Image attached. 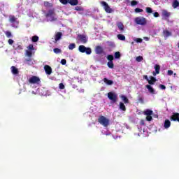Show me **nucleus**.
I'll use <instances>...</instances> for the list:
<instances>
[{
  "label": "nucleus",
  "mask_w": 179,
  "mask_h": 179,
  "mask_svg": "<svg viewBox=\"0 0 179 179\" xmlns=\"http://www.w3.org/2000/svg\"><path fill=\"white\" fill-rule=\"evenodd\" d=\"M108 99L113 101V103H115V101H117V94H115L113 92H108Z\"/></svg>",
  "instance_id": "6e6552de"
},
{
  "label": "nucleus",
  "mask_w": 179,
  "mask_h": 179,
  "mask_svg": "<svg viewBox=\"0 0 179 179\" xmlns=\"http://www.w3.org/2000/svg\"><path fill=\"white\" fill-rule=\"evenodd\" d=\"M121 99L124 101V103H125L126 104L129 103V99H128V98L127 96H125L124 95H122L121 96Z\"/></svg>",
  "instance_id": "4be33fe9"
},
{
  "label": "nucleus",
  "mask_w": 179,
  "mask_h": 179,
  "mask_svg": "<svg viewBox=\"0 0 179 179\" xmlns=\"http://www.w3.org/2000/svg\"><path fill=\"white\" fill-rule=\"evenodd\" d=\"M59 2H61L62 5H67L69 3V0H59Z\"/></svg>",
  "instance_id": "4c0bfd02"
},
{
  "label": "nucleus",
  "mask_w": 179,
  "mask_h": 179,
  "mask_svg": "<svg viewBox=\"0 0 179 179\" xmlns=\"http://www.w3.org/2000/svg\"><path fill=\"white\" fill-rule=\"evenodd\" d=\"M103 81L104 82V83H106V85L111 86V85H114V82L111 80H108L107 79V78H104L103 79Z\"/></svg>",
  "instance_id": "2eb2a0df"
},
{
  "label": "nucleus",
  "mask_w": 179,
  "mask_h": 179,
  "mask_svg": "<svg viewBox=\"0 0 179 179\" xmlns=\"http://www.w3.org/2000/svg\"><path fill=\"white\" fill-rule=\"evenodd\" d=\"M117 26L120 31H124V24L122 22H118Z\"/></svg>",
  "instance_id": "aec40b11"
},
{
  "label": "nucleus",
  "mask_w": 179,
  "mask_h": 179,
  "mask_svg": "<svg viewBox=\"0 0 179 179\" xmlns=\"http://www.w3.org/2000/svg\"><path fill=\"white\" fill-rule=\"evenodd\" d=\"M107 65L110 69H113V68H114V63L113 62H108Z\"/></svg>",
  "instance_id": "7c9ffc66"
},
{
  "label": "nucleus",
  "mask_w": 179,
  "mask_h": 179,
  "mask_svg": "<svg viewBox=\"0 0 179 179\" xmlns=\"http://www.w3.org/2000/svg\"><path fill=\"white\" fill-rule=\"evenodd\" d=\"M59 88L60 89V90H63V89H65V85H64V83H60L59 85Z\"/></svg>",
  "instance_id": "ea45409f"
},
{
  "label": "nucleus",
  "mask_w": 179,
  "mask_h": 179,
  "mask_svg": "<svg viewBox=\"0 0 179 179\" xmlns=\"http://www.w3.org/2000/svg\"><path fill=\"white\" fill-rule=\"evenodd\" d=\"M75 48H76V44H75V43H71V44H69V50H75Z\"/></svg>",
  "instance_id": "cd10ccee"
},
{
  "label": "nucleus",
  "mask_w": 179,
  "mask_h": 179,
  "mask_svg": "<svg viewBox=\"0 0 179 179\" xmlns=\"http://www.w3.org/2000/svg\"><path fill=\"white\" fill-rule=\"evenodd\" d=\"M159 89H162V90H166V85H164L163 84H160Z\"/></svg>",
  "instance_id": "37998d69"
},
{
  "label": "nucleus",
  "mask_w": 179,
  "mask_h": 179,
  "mask_svg": "<svg viewBox=\"0 0 179 179\" xmlns=\"http://www.w3.org/2000/svg\"><path fill=\"white\" fill-rule=\"evenodd\" d=\"M143 78L145 79V80H147L148 82H149V78L148 77V76H144Z\"/></svg>",
  "instance_id": "603ef678"
},
{
  "label": "nucleus",
  "mask_w": 179,
  "mask_h": 179,
  "mask_svg": "<svg viewBox=\"0 0 179 179\" xmlns=\"http://www.w3.org/2000/svg\"><path fill=\"white\" fill-rule=\"evenodd\" d=\"M31 41L32 43H37V41H38V36H32Z\"/></svg>",
  "instance_id": "c85d7f7f"
},
{
  "label": "nucleus",
  "mask_w": 179,
  "mask_h": 179,
  "mask_svg": "<svg viewBox=\"0 0 179 179\" xmlns=\"http://www.w3.org/2000/svg\"><path fill=\"white\" fill-rule=\"evenodd\" d=\"M131 6H135V5H138V1L133 0L131 2Z\"/></svg>",
  "instance_id": "a19ab883"
},
{
  "label": "nucleus",
  "mask_w": 179,
  "mask_h": 179,
  "mask_svg": "<svg viewBox=\"0 0 179 179\" xmlns=\"http://www.w3.org/2000/svg\"><path fill=\"white\" fill-rule=\"evenodd\" d=\"M136 61H137V62H141V61H143V57L138 56L136 59Z\"/></svg>",
  "instance_id": "f704fd0d"
},
{
  "label": "nucleus",
  "mask_w": 179,
  "mask_h": 179,
  "mask_svg": "<svg viewBox=\"0 0 179 179\" xmlns=\"http://www.w3.org/2000/svg\"><path fill=\"white\" fill-rule=\"evenodd\" d=\"M61 64H62V65H66V59H62L61 60Z\"/></svg>",
  "instance_id": "c03bdc74"
},
{
  "label": "nucleus",
  "mask_w": 179,
  "mask_h": 179,
  "mask_svg": "<svg viewBox=\"0 0 179 179\" xmlns=\"http://www.w3.org/2000/svg\"><path fill=\"white\" fill-rule=\"evenodd\" d=\"M178 48H179V44H178Z\"/></svg>",
  "instance_id": "6e6d98bb"
},
{
  "label": "nucleus",
  "mask_w": 179,
  "mask_h": 179,
  "mask_svg": "<svg viewBox=\"0 0 179 179\" xmlns=\"http://www.w3.org/2000/svg\"><path fill=\"white\" fill-rule=\"evenodd\" d=\"M26 54L29 58H31V55H33V52H31V50H27Z\"/></svg>",
  "instance_id": "c9c22d12"
},
{
  "label": "nucleus",
  "mask_w": 179,
  "mask_h": 179,
  "mask_svg": "<svg viewBox=\"0 0 179 179\" xmlns=\"http://www.w3.org/2000/svg\"><path fill=\"white\" fill-rule=\"evenodd\" d=\"M44 69L47 75H51V73H52V69H51V66L48 65H45Z\"/></svg>",
  "instance_id": "9d476101"
},
{
  "label": "nucleus",
  "mask_w": 179,
  "mask_h": 179,
  "mask_svg": "<svg viewBox=\"0 0 179 179\" xmlns=\"http://www.w3.org/2000/svg\"><path fill=\"white\" fill-rule=\"evenodd\" d=\"M143 113H153V110H152L150 109H147V110H144Z\"/></svg>",
  "instance_id": "3c124183"
},
{
  "label": "nucleus",
  "mask_w": 179,
  "mask_h": 179,
  "mask_svg": "<svg viewBox=\"0 0 179 179\" xmlns=\"http://www.w3.org/2000/svg\"><path fill=\"white\" fill-rule=\"evenodd\" d=\"M176 75H177V73H174V76H176Z\"/></svg>",
  "instance_id": "5fc2aeb1"
},
{
  "label": "nucleus",
  "mask_w": 179,
  "mask_h": 179,
  "mask_svg": "<svg viewBox=\"0 0 179 179\" xmlns=\"http://www.w3.org/2000/svg\"><path fill=\"white\" fill-rule=\"evenodd\" d=\"M163 36L164 38H169V37L172 36V34L169 30L165 29L163 31Z\"/></svg>",
  "instance_id": "ddd939ff"
},
{
  "label": "nucleus",
  "mask_w": 179,
  "mask_h": 179,
  "mask_svg": "<svg viewBox=\"0 0 179 179\" xmlns=\"http://www.w3.org/2000/svg\"><path fill=\"white\" fill-rule=\"evenodd\" d=\"M75 10L77 11H80V10H82V7L76 6V7H75Z\"/></svg>",
  "instance_id": "de8ad7c7"
},
{
  "label": "nucleus",
  "mask_w": 179,
  "mask_h": 179,
  "mask_svg": "<svg viewBox=\"0 0 179 179\" xmlns=\"http://www.w3.org/2000/svg\"><path fill=\"white\" fill-rule=\"evenodd\" d=\"M135 23H136V24H140L141 26H145L148 22L146 21V18L143 17H137L135 18Z\"/></svg>",
  "instance_id": "39448f33"
},
{
  "label": "nucleus",
  "mask_w": 179,
  "mask_h": 179,
  "mask_svg": "<svg viewBox=\"0 0 179 179\" xmlns=\"http://www.w3.org/2000/svg\"><path fill=\"white\" fill-rule=\"evenodd\" d=\"M120 108L122 111H125L127 110V108L125 107V104H124V103H122V102L120 103Z\"/></svg>",
  "instance_id": "b1692460"
},
{
  "label": "nucleus",
  "mask_w": 179,
  "mask_h": 179,
  "mask_svg": "<svg viewBox=\"0 0 179 179\" xmlns=\"http://www.w3.org/2000/svg\"><path fill=\"white\" fill-rule=\"evenodd\" d=\"M13 47L15 50H23V47H22V45H19V43L15 45Z\"/></svg>",
  "instance_id": "5701e85b"
},
{
  "label": "nucleus",
  "mask_w": 179,
  "mask_h": 179,
  "mask_svg": "<svg viewBox=\"0 0 179 179\" xmlns=\"http://www.w3.org/2000/svg\"><path fill=\"white\" fill-rule=\"evenodd\" d=\"M71 5V6H76L78 3H79V1L78 0H69V3Z\"/></svg>",
  "instance_id": "a211bd4d"
},
{
  "label": "nucleus",
  "mask_w": 179,
  "mask_h": 179,
  "mask_svg": "<svg viewBox=\"0 0 179 179\" xmlns=\"http://www.w3.org/2000/svg\"><path fill=\"white\" fill-rule=\"evenodd\" d=\"M145 10L147 13H153V10H152V8L150 7L145 8Z\"/></svg>",
  "instance_id": "2f4dec72"
},
{
  "label": "nucleus",
  "mask_w": 179,
  "mask_h": 179,
  "mask_svg": "<svg viewBox=\"0 0 179 179\" xmlns=\"http://www.w3.org/2000/svg\"><path fill=\"white\" fill-rule=\"evenodd\" d=\"M10 69H11V72H12L13 75H18L19 74V70L15 66H11Z\"/></svg>",
  "instance_id": "dca6fc26"
},
{
  "label": "nucleus",
  "mask_w": 179,
  "mask_h": 179,
  "mask_svg": "<svg viewBox=\"0 0 179 179\" xmlns=\"http://www.w3.org/2000/svg\"><path fill=\"white\" fill-rule=\"evenodd\" d=\"M107 59L109 62H113V61H114V56L113 55H109L107 56Z\"/></svg>",
  "instance_id": "a878e982"
},
{
  "label": "nucleus",
  "mask_w": 179,
  "mask_h": 179,
  "mask_svg": "<svg viewBox=\"0 0 179 179\" xmlns=\"http://www.w3.org/2000/svg\"><path fill=\"white\" fill-rule=\"evenodd\" d=\"M100 4L103 8V9H104L105 12H106V13H113V12H114V10H113V8H111V7H110V6L108 5V3H107V2L103 1L100 2Z\"/></svg>",
  "instance_id": "7ed1b4c3"
},
{
  "label": "nucleus",
  "mask_w": 179,
  "mask_h": 179,
  "mask_svg": "<svg viewBox=\"0 0 179 179\" xmlns=\"http://www.w3.org/2000/svg\"><path fill=\"white\" fill-rule=\"evenodd\" d=\"M78 51L80 52H82L83 54H85V52L87 54V55H90L92 54V48H87L86 46L83 45H80L78 47Z\"/></svg>",
  "instance_id": "f03ea898"
},
{
  "label": "nucleus",
  "mask_w": 179,
  "mask_h": 179,
  "mask_svg": "<svg viewBox=\"0 0 179 179\" xmlns=\"http://www.w3.org/2000/svg\"><path fill=\"white\" fill-rule=\"evenodd\" d=\"M154 68L155 69V72H153L152 75L153 76H156V75H159V73H160V65L155 64Z\"/></svg>",
  "instance_id": "9b49d317"
},
{
  "label": "nucleus",
  "mask_w": 179,
  "mask_h": 179,
  "mask_svg": "<svg viewBox=\"0 0 179 179\" xmlns=\"http://www.w3.org/2000/svg\"><path fill=\"white\" fill-rule=\"evenodd\" d=\"M172 6L174 9H176V8H178L179 6V2L177 1V0H175L173 2V4H172Z\"/></svg>",
  "instance_id": "393cba45"
},
{
  "label": "nucleus",
  "mask_w": 179,
  "mask_h": 179,
  "mask_svg": "<svg viewBox=\"0 0 179 179\" xmlns=\"http://www.w3.org/2000/svg\"><path fill=\"white\" fill-rule=\"evenodd\" d=\"M55 10L50 9L48 13L45 15V17L50 18V22H55L57 20V17H55Z\"/></svg>",
  "instance_id": "f257e3e1"
},
{
  "label": "nucleus",
  "mask_w": 179,
  "mask_h": 179,
  "mask_svg": "<svg viewBox=\"0 0 179 179\" xmlns=\"http://www.w3.org/2000/svg\"><path fill=\"white\" fill-rule=\"evenodd\" d=\"M62 38V32H57L55 35V41L54 43H57V41H59Z\"/></svg>",
  "instance_id": "1a4fd4ad"
},
{
  "label": "nucleus",
  "mask_w": 179,
  "mask_h": 179,
  "mask_svg": "<svg viewBox=\"0 0 179 179\" xmlns=\"http://www.w3.org/2000/svg\"><path fill=\"white\" fill-rule=\"evenodd\" d=\"M43 5L45 8H52V3L48 1H44Z\"/></svg>",
  "instance_id": "412c9836"
},
{
  "label": "nucleus",
  "mask_w": 179,
  "mask_h": 179,
  "mask_svg": "<svg viewBox=\"0 0 179 179\" xmlns=\"http://www.w3.org/2000/svg\"><path fill=\"white\" fill-rule=\"evenodd\" d=\"M5 34L8 38H10V37H12V33L9 31H6Z\"/></svg>",
  "instance_id": "72a5a7b5"
},
{
  "label": "nucleus",
  "mask_w": 179,
  "mask_h": 179,
  "mask_svg": "<svg viewBox=\"0 0 179 179\" xmlns=\"http://www.w3.org/2000/svg\"><path fill=\"white\" fill-rule=\"evenodd\" d=\"M53 51L55 54H61L62 52V50H61L59 48H55L53 49Z\"/></svg>",
  "instance_id": "c756f323"
},
{
  "label": "nucleus",
  "mask_w": 179,
  "mask_h": 179,
  "mask_svg": "<svg viewBox=\"0 0 179 179\" xmlns=\"http://www.w3.org/2000/svg\"><path fill=\"white\" fill-rule=\"evenodd\" d=\"M136 43H142L143 40L141 38H136Z\"/></svg>",
  "instance_id": "09e8293b"
},
{
  "label": "nucleus",
  "mask_w": 179,
  "mask_h": 179,
  "mask_svg": "<svg viewBox=\"0 0 179 179\" xmlns=\"http://www.w3.org/2000/svg\"><path fill=\"white\" fill-rule=\"evenodd\" d=\"M173 72L172 70H169L167 71V75H169V76H171V75H173Z\"/></svg>",
  "instance_id": "49530a36"
},
{
  "label": "nucleus",
  "mask_w": 179,
  "mask_h": 179,
  "mask_svg": "<svg viewBox=\"0 0 179 179\" xmlns=\"http://www.w3.org/2000/svg\"><path fill=\"white\" fill-rule=\"evenodd\" d=\"M118 40H121L122 41H125V36L122 34H118L117 35Z\"/></svg>",
  "instance_id": "bb28decb"
},
{
  "label": "nucleus",
  "mask_w": 179,
  "mask_h": 179,
  "mask_svg": "<svg viewBox=\"0 0 179 179\" xmlns=\"http://www.w3.org/2000/svg\"><path fill=\"white\" fill-rule=\"evenodd\" d=\"M171 15V13L167 11L166 10H164L162 11V16H164V17H170Z\"/></svg>",
  "instance_id": "6ab92c4d"
},
{
  "label": "nucleus",
  "mask_w": 179,
  "mask_h": 179,
  "mask_svg": "<svg viewBox=\"0 0 179 179\" xmlns=\"http://www.w3.org/2000/svg\"><path fill=\"white\" fill-rule=\"evenodd\" d=\"M29 82L31 84H38L40 83V78L37 76H32L29 78Z\"/></svg>",
  "instance_id": "0eeeda50"
},
{
  "label": "nucleus",
  "mask_w": 179,
  "mask_h": 179,
  "mask_svg": "<svg viewBox=\"0 0 179 179\" xmlns=\"http://www.w3.org/2000/svg\"><path fill=\"white\" fill-rule=\"evenodd\" d=\"M27 48H28V50H34V46H33V44L29 45Z\"/></svg>",
  "instance_id": "79ce46f5"
},
{
  "label": "nucleus",
  "mask_w": 179,
  "mask_h": 179,
  "mask_svg": "<svg viewBox=\"0 0 179 179\" xmlns=\"http://www.w3.org/2000/svg\"><path fill=\"white\" fill-rule=\"evenodd\" d=\"M159 15L158 12L154 13V17H159Z\"/></svg>",
  "instance_id": "8fccbe9b"
},
{
  "label": "nucleus",
  "mask_w": 179,
  "mask_h": 179,
  "mask_svg": "<svg viewBox=\"0 0 179 179\" xmlns=\"http://www.w3.org/2000/svg\"><path fill=\"white\" fill-rule=\"evenodd\" d=\"M156 78L151 76L150 77V80H148V83L149 85H155V83H156Z\"/></svg>",
  "instance_id": "f3484780"
},
{
  "label": "nucleus",
  "mask_w": 179,
  "mask_h": 179,
  "mask_svg": "<svg viewBox=\"0 0 179 179\" xmlns=\"http://www.w3.org/2000/svg\"><path fill=\"white\" fill-rule=\"evenodd\" d=\"M77 38L82 44H86V43H87V36H86V35L78 34Z\"/></svg>",
  "instance_id": "423d86ee"
},
{
  "label": "nucleus",
  "mask_w": 179,
  "mask_h": 179,
  "mask_svg": "<svg viewBox=\"0 0 179 179\" xmlns=\"http://www.w3.org/2000/svg\"><path fill=\"white\" fill-rule=\"evenodd\" d=\"M146 89H148L149 93L151 94H156V91L155 90L154 88H152L150 85H145Z\"/></svg>",
  "instance_id": "f8f14e48"
},
{
  "label": "nucleus",
  "mask_w": 179,
  "mask_h": 179,
  "mask_svg": "<svg viewBox=\"0 0 179 179\" xmlns=\"http://www.w3.org/2000/svg\"><path fill=\"white\" fill-rule=\"evenodd\" d=\"M138 103H141V104H143L145 103L144 100H143V97L142 96H140L138 99Z\"/></svg>",
  "instance_id": "e433bc0d"
},
{
  "label": "nucleus",
  "mask_w": 179,
  "mask_h": 179,
  "mask_svg": "<svg viewBox=\"0 0 179 179\" xmlns=\"http://www.w3.org/2000/svg\"><path fill=\"white\" fill-rule=\"evenodd\" d=\"M8 43L10 45H12L13 43H15V41H13V39H9Z\"/></svg>",
  "instance_id": "a18cd8bd"
},
{
  "label": "nucleus",
  "mask_w": 179,
  "mask_h": 179,
  "mask_svg": "<svg viewBox=\"0 0 179 179\" xmlns=\"http://www.w3.org/2000/svg\"><path fill=\"white\" fill-rule=\"evenodd\" d=\"M9 22L12 24V27H15V29L19 27V20H17V18L15 15H10Z\"/></svg>",
  "instance_id": "20e7f679"
},
{
  "label": "nucleus",
  "mask_w": 179,
  "mask_h": 179,
  "mask_svg": "<svg viewBox=\"0 0 179 179\" xmlns=\"http://www.w3.org/2000/svg\"><path fill=\"white\" fill-rule=\"evenodd\" d=\"M26 61L27 62H30L31 61V59H27Z\"/></svg>",
  "instance_id": "864d4df0"
},
{
  "label": "nucleus",
  "mask_w": 179,
  "mask_h": 179,
  "mask_svg": "<svg viewBox=\"0 0 179 179\" xmlns=\"http://www.w3.org/2000/svg\"><path fill=\"white\" fill-rule=\"evenodd\" d=\"M134 12H136V13H139L141 12H143V10L139 8H135Z\"/></svg>",
  "instance_id": "58836bf2"
},
{
  "label": "nucleus",
  "mask_w": 179,
  "mask_h": 179,
  "mask_svg": "<svg viewBox=\"0 0 179 179\" xmlns=\"http://www.w3.org/2000/svg\"><path fill=\"white\" fill-rule=\"evenodd\" d=\"M115 58L119 59L121 58V53L120 52H115Z\"/></svg>",
  "instance_id": "473e14b6"
},
{
  "label": "nucleus",
  "mask_w": 179,
  "mask_h": 179,
  "mask_svg": "<svg viewBox=\"0 0 179 179\" xmlns=\"http://www.w3.org/2000/svg\"><path fill=\"white\" fill-rule=\"evenodd\" d=\"M96 54L101 55L103 54V50L101 46H96L95 49Z\"/></svg>",
  "instance_id": "4468645a"
}]
</instances>
